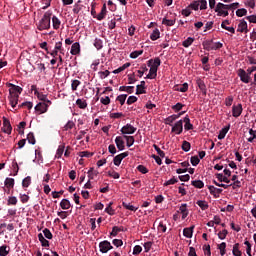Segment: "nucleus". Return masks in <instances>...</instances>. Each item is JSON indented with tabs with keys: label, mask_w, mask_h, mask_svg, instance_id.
Here are the masks:
<instances>
[{
	"label": "nucleus",
	"mask_w": 256,
	"mask_h": 256,
	"mask_svg": "<svg viewBox=\"0 0 256 256\" xmlns=\"http://www.w3.org/2000/svg\"><path fill=\"white\" fill-rule=\"evenodd\" d=\"M171 133H176V135H181L183 133V120H179L174 124Z\"/></svg>",
	"instance_id": "nucleus-8"
},
{
	"label": "nucleus",
	"mask_w": 256,
	"mask_h": 256,
	"mask_svg": "<svg viewBox=\"0 0 256 256\" xmlns=\"http://www.w3.org/2000/svg\"><path fill=\"white\" fill-rule=\"evenodd\" d=\"M220 5H225L219 2L215 7V13H217L218 17H227L229 15V10L227 8L221 7Z\"/></svg>",
	"instance_id": "nucleus-3"
},
{
	"label": "nucleus",
	"mask_w": 256,
	"mask_h": 256,
	"mask_svg": "<svg viewBox=\"0 0 256 256\" xmlns=\"http://www.w3.org/2000/svg\"><path fill=\"white\" fill-rule=\"evenodd\" d=\"M202 47L205 51H213V40H205L202 42Z\"/></svg>",
	"instance_id": "nucleus-22"
},
{
	"label": "nucleus",
	"mask_w": 256,
	"mask_h": 256,
	"mask_svg": "<svg viewBox=\"0 0 256 256\" xmlns=\"http://www.w3.org/2000/svg\"><path fill=\"white\" fill-rule=\"evenodd\" d=\"M17 197L15 196H10L8 197L7 205H17Z\"/></svg>",
	"instance_id": "nucleus-61"
},
{
	"label": "nucleus",
	"mask_w": 256,
	"mask_h": 256,
	"mask_svg": "<svg viewBox=\"0 0 256 256\" xmlns=\"http://www.w3.org/2000/svg\"><path fill=\"white\" fill-rule=\"evenodd\" d=\"M176 91H180V93H187L189 91V84L187 82L183 83L180 86H176Z\"/></svg>",
	"instance_id": "nucleus-32"
},
{
	"label": "nucleus",
	"mask_w": 256,
	"mask_h": 256,
	"mask_svg": "<svg viewBox=\"0 0 256 256\" xmlns=\"http://www.w3.org/2000/svg\"><path fill=\"white\" fill-rule=\"evenodd\" d=\"M2 131H3V133H6L7 135H11V132L13 131V127L11 126V122L6 117H3Z\"/></svg>",
	"instance_id": "nucleus-7"
},
{
	"label": "nucleus",
	"mask_w": 256,
	"mask_h": 256,
	"mask_svg": "<svg viewBox=\"0 0 256 256\" xmlns=\"http://www.w3.org/2000/svg\"><path fill=\"white\" fill-rule=\"evenodd\" d=\"M79 85H81V81H79V80H72V83H71L72 91H77V87H79Z\"/></svg>",
	"instance_id": "nucleus-62"
},
{
	"label": "nucleus",
	"mask_w": 256,
	"mask_h": 256,
	"mask_svg": "<svg viewBox=\"0 0 256 256\" xmlns=\"http://www.w3.org/2000/svg\"><path fill=\"white\" fill-rule=\"evenodd\" d=\"M49 109V104L45 102H40L35 106V111L39 113V115H43V113H47Z\"/></svg>",
	"instance_id": "nucleus-9"
},
{
	"label": "nucleus",
	"mask_w": 256,
	"mask_h": 256,
	"mask_svg": "<svg viewBox=\"0 0 256 256\" xmlns=\"http://www.w3.org/2000/svg\"><path fill=\"white\" fill-rule=\"evenodd\" d=\"M227 235H229V231H227V229H224L218 233V238L223 241L227 238Z\"/></svg>",
	"instance_id": "nucleus-52"
},
{
	"label": "nucleus",
	"mask_w": 256,
	"mask_h": 256,
	"mask_svg": "<svg viewBox=\"0 0 256 256\" xmlns=\"http://www.w3.org/2000/svg\"><path fill=\"white\" fill-rule=\"evenodd\" d=\"M153 148L155 149V151L157 152L159 157H161V159H164L165 152L163 150H161V148H159V146H157L156 144L153 145Z\"/></svg>",
	"instance_id": "nucleus-57"
},
{
	"label": "nucleus",
	"mask_w": 256,
	"mask_h": 256,
	"mask_svg": "<svg viewBox=\"0 0 256 256\" xmlns=\"http://www.w3.org/2000/svg\"><path fill=\"white\" fill-rule=\"evenodd\" d=\"M210 194L213 195L214 199H219L220 193H223V189L217 188L215 186H208Z\"/></svg>",
	"instance_id": "nucleus-12"
},
{
	"label": "nucleus",
	"mask_w": 256,
	"mask_h": 256,
	"mask_svg": "<svg viewBox=\"0 0 256 256\" xmlns=\"http://www.w3.org/2000/svg\"><path fill=\"white\" fill-rule=\"evenodd\" d=\"M51 15H53V12L50 10L44 13L43 17L37 24L38 31H46L51 29Z\"/></svg>",
	"instance_id": "nucleus-1"
},
{
	"label": "nucleus",
	"mask_w": 256,
	"mask_h": 256,
	"mask_svg": "<svg viewBox=\"0 0 256 256\" xmlns=\"http://www.w3.org/2000/svg\"><path fill=\"white\" fill-rule=\"evenodd\" d=\"M76 105L79 109H87V100L79 98L76 100Z\"/></svg>",
	"instance_id": "nucleus-37"
},
{
	"label": "nucleus",
	"mask_w": 256,
	"mask_h": 256,
	"mask_svg": "<svg viewBox=\"0 0 256 256\" xmlns=\"http://www.w3.org/2000/svg\"><path fill=\"white\" fill-rule=\"evenodd\" d=\"M122 207H124V209H128V211H137L138 209L135 206L131 205V203H127V202H123Z\"/></svg>",
	"instance_id": "nucleus-49"
},
{
	"label": "nucleus",
	"mask_w": 256,
	"mask_h": 256,
	"mask_svg": "<svg viewBox=\"0 0 256 256\" xmlns=\"http://www.w3.org/2000/svg\"><path fill=\"white\" fill-rule=\"evenodd\" d=\"M125 157H129V152H124L116 155L113 159L114 165H116V167H119V165H121V161H123Z\"/></svg>",
	"instance_id": "nucleus-11"
},
{
	"label": "nucleus",
	"mask_w": 256,
	"mask_h": 256,
	"mask_svg": "<svg viewBox=\"0 0 256 256\" xmlns=\"http://www.w3.org/2000/svg\"><path fill=\"white\" fill-rule=\"evenodd\" d=\"M99 175V172L98 171H94L93 168H90L88 170V177L89 179H95V177H97Z\"/></svg>",
	"instance_id": "nucleus-56"
},
{
	"label": "nucleus",
	"mask_w": 256,
	"mask_h": 256,
	"mask_svg": "<svg viewBox=\"0 0 256 256\" xmlns=\"http://www.w3.org/2000/svg\"><path fill=\"white\" fill-rule=\"evenodd\" d=\"M157 77V70L150 67L149 74L146 76V79H155Z\"/></svg>",
	"instance_id": "nucleus-45"
},
{
	"label": "nucleus",
	"mask_w": 256,
	"mask_h": 256,
	"mask_svg": "<svg viewBox=\"0 0 256 256\" xmlns=\"http://www.w3.org/2000/svg\"><path fill=\"white\" fill-rule=\"evenodd\" d=\"M8 99H9L11 107H13V109H15L17 107V103H19V95L9 94Z\"/></svg>",
	"instance_id": "nucleus-17"
},
{
	"label": "nucleus",
	"mask_w": 256,
	"mask_h": 256,
	"mask_svg": "<svg viewBox=\"0 0 256 256\" xmlns=\"http://www.w3.org/2000/svg\"><path fill=\"white\" fill-rule=\"evenodd\" d=\"M159 37H161V32L159 31V29L156 28L151 33L150 39H151V41H157V39H159Z\"/></svg>",
	"instance_id": "nucleus-35"
},
{
	"label": "nucleus",
	"mask_w": 256,
	"mask_h": 256,
	"mask_svg": "<svg viewBox=\"0 0 256 256\" xmlns=\"http://www.w3.org/2000/svg\"><path fill=\"white\" fill-rule=\"evenodd\" d=\"M54 49L59 51L62 55H65V49H63V42H56Z\"/></svg>",
	"instance_id": "nucleus-46"
},
{
	"label": "nucleus",
	"mask_w": 256,
	"mask_h": 256,
	"mask_svg": "<svg viewBox=\"0 0 256 256\" xmlns=\"http://www.w3.org/2000/svg\"><path fill=\"white\" fill-rule=\"evenodd\" d=\"M113 205V202H109L108 206L105 208V213H108V215H115V210L111 207Z\"/></svg>",
	"instance_id": "nucleus-54"
},
{
	"label": "nucleus",
	"mask_w": 256,
	"mask_h": 256,
	"mask_svg": "<svg viewBox=\"0 0 256 256\" xmlns=\"http://www.w3.org/2000/svg\"><path fill=\"white\" fill-rule=\"evenodd\" d=\"M179 211L182 214V219H185L187 217V215H189V210L187 209V204H181Z\"/></svg>",
	"instance_id": "nucleus-29"
},
{
	"label": "nucleus",
	"mask_w": 256,
	"mask_h": 256,
	"mask_svg": "<svg viewBox=\"0 0 256 256\" xmlns=\"http://www.w3.org/2000/svg\"><path fill=\"white\" fill-rule=\"evenodd\" d=\"M196 83H197V86L199 87L200 91H202V93L204 95H206L207 94V86L205 85V82L201 79H198L196 81Z\"/></svg>",
	"instance_id": "nucleus-25"
},
{
	"label": "nucleus",
	"mask_w": 256,
	"mask_h": 256,
	"mask_svg": "<svg viewBox=\"0 0 256 256\" xmlns=\"http://www.w3.org/2000/svg\"><path fill=\"white\" fill-rule=\"evenodd\" d=\"M35 95L38 97L39 101H42V103L47 101V95L40 93L39 91H35Z\"/></svg>",
	"instance_id": "nucleus-51"
},
{
	"label": "nucleus",
	"mask_w": 256,
	"mask_h": 256,
	"mask_svg": "<svg viewBox=\"0 0 256 256\" xmlns=\"http://www.w3.org/2000/svg\"><path fill=\"white\" fill-rule=\"evenodd\" d=\"M191 185L196 189H203V187H205V183H203L201 180H193Z\"/></svg>",
	"instance_id": "nucleus-39"
},
{
	"label": "nucleus",
	"mask_w": 256,
	"mask_h": 256,
	"mask_svg": "<svg viewBox=\"0 0 256 256\" xmlns=\"http://www.w3.org/2000/svg\"><path fill=\"white\" fill-rule=\"evenodd\" d=\"M120 231H123V229H121L120 227L118 226H114L112 228V231L110 233L111 237H117V235H119Z\"/></svg>",
	"instance_id": "nucleus-50"
},
{
	"label": "nucleus",
	"mask_w": 256,
	"mask_h": 256,
	"mask_svg": "<svg viewBox=\"0 0 256 256\" xmlns=\"http://www.w3.org/2000/svg\"><path fill=\"white\" fill-rule=\"evenodd\" d=\"M229 129H231V125H228L224 128H222L219 132V135H218V139L221 141L223 139H225V136L227 135V133H229Z\"/></svg>",
	"instance_id": "nucleus-21"
},
{
	"label": "nucleus",
	"mask_w": 256,
	"mask_h": 256,
	"mask_svg": "<svg viewBox=\"0 0 256 256\" xmlns=\"http://www.w3.org/2000/svg\"><path fill=\"white\" fill-rule=\"evenodd\" d=\"M116 101H119L120 105H125V101H127V94L117 96Z\"/></svg>",
	"instance_id": "nucleus-53"
},
{
	"label": "nucleus",
	"mask_w": 256,
	"mask_h": 256,
	"mask_svg": "<svg viewBox=\"0 0 256 256\" xmlns=\"http://www.w3.org/2000/svg\"><path fill=\"white\" fill-rule=\"evenodd\" d=\"M107 17V4H103L101 12L96 16V19L98 21H103Z\"/></svg>",
	"instance_id": "nucleus-16"
},
{
	"label": "nucleus",
	"mask_w": 256,
	"mask_h": 256,
	"mask_svg": "<svg viewBox=\"0 0 256 256\" xmlns=\"http://www.w3.org/2000/svg\"><path fill=\"white\" fill-rule=\"evenodd\" d=\"M241 113H243V105L242 104L233 105L232 115L237 118V117H241Z\"/></svg>",
	"instance_id": "nucleus-13"
},
{
	"label": "nucleus",
	"mask_w": 256,
	"mask_h": 256,
	"mask_svg": "<svg viewBox=\"0 0 256 256\" xmlns=\"http://www.w3.org/2000/svg\"><path fill=\"white\" fill-rule=\"evenodd\" d=\"M29 185H31V176H27L22 181V187L27 188Z\"/></svg>",
	"instance_id": "nucleus-58"
},
{
	"label": "nucleus",
	"mask_w": 256,
	"mask_h": 256,
	"mask_svg": "<svg viewBox=\"0 0 256 256\" xmlns=\"http://www.w3.org/2000/svg\"><path fill=\"white\" fill-rule=\"evenodd\" d=\"M182 150H184L185 153H188V151H191V143L187 142V140H184L182 142Z\"/></svg>",
	"instance_id": "nucleus-48"
},
{
	"label": "nucleus",
	"mask_w": 256,
	"mask_h": 256,
	"mask_svg": "<svg viewBox=\"0 0 256 256\" xmlns=\"http://www.w3.org/2000/svg\"><path fill=\"white\" fill-rule=\"evenodd\" d=\"M38 240L40 241L42 247H49V242L47 239H45V236H43L42 233L38 234Z\"/></svg>",
	"instance_id": "nucleus-38"
},
{
	"label": "nucleus",
	"mask_w": 256,
	"mask_h": 256,
	"mask_svg": "<svg viewBox=\"0 0 256 256\" xmlns=\"http://www.w3.org/2000/svg\"><path fill=\"white\" fill-rule=\"evenodd\" d=\"M94 47L99 51V49H103V40L96 38L94 40Z\"/></svg>",
	"instance_id": "nucleus-55"
},
{
	"label": "nucleus",
	"mask_w": 256,
	"mask_h": 256,
	"mask_svg": "<svg viewBox=\"0 0 256 256\" xmlns=\"http://www.w3.org/2000/svg\"><path fill=\"white\" fill-rule=\"evenodd\" d=\"M60 207L61 209H64V210L70 209L71 202L67 199H62V201L60 202Z\"/></svg>",
	"instance_id": "nucleus-40"
},
{
	"label": "nucleus",
	"mask_w": 256,
	"mask_h": 256,
	"mask_svg": "<svg viewBox=\"0 0 256 256\" xmlns=\"http://www.w3.org/2000/svg\"><path fill=\"white\" fill-rule=\"evenodd\" d=\"M195 41V38L193 37H188L186 40H184L182 42L183 47L188 48L191 47V45H193V42Z\"/></svg>",
	"instance_id": "nucleus-42"
},
{
	"label": "nucleus",
	"mask_w": 256,
	"mask_h": 256,
	"mask_svg": "<svg viewBox=\"0 0 256 256\" xmlns=\"http://www.w3.org/2000/svg\"><path fill=\"white\" fill-rule=\"evenodd\" d=\"M135 131H137V128L131 124H126L120 129V132L122 133V135H133Z\"/></svg>",
	"instance_id": "nucleus-5"
},
{
	"label": "nucleus",
	"mask_w": 256,
	"mask_h": 256,
	"mask_svg": "<svg viewBox=\"0 0 256 256\" xmlns=\"http://www.w3.org/2000/svg\"><path fill=\"white\" fill-rule=\"evenodd\" d=\"M193 229H195V226H191L189 228H184L183 229L184 237H187V239H191V237H193Z\"/></svg>",
	"instance_id": "nucleus-24"
},
{
	"label": "nucleus",
	"mask_w": 256,
	"mask_h": 256,
	"mask_svg": "<svg viewBox=\"0 0 256 256\" xmlns=\"http://www.w3.org/2000/svg\"><path fill=\"white\" fill-rule=\"evenodd\" d=\"M148 67H151L152 69H155L156 71L159 69V67L161 66V58L160 57H156L155 60L150 59L147 62Z\"/></svg>",
	"instance_id": "nucleus-10"
},
{
	"label": "nucleus",
	"mask_w": 256,
	"mask_h": 256,
	"mask_svg": "<svg viewBox=\"0 0 256 256\" xmlns=\"http://www.w3.org/2000/svg\"><path fill=\"white\" fill-rule=\"evenodd\" d=\"M184 124V129L185 131H191L193 130V124H191V119H189V116L184 117V119L182 120Z\"/></svg>",
	"instance_id": "nucleus-20"
},
{
	"label": "nucleus",
	"mask_w": 256,
	"mask_h": 256,
	"mask_svg": "<svg viewBox=\"0 0 256 256\" xmlns=\"http://www.w3.org/2000/svg\"><path fill=\"white\" fill-rule=\"evenodd\" d=\"M238 77H240V81L242 83H251L253 81V78H251V74L248 73V71L244 70L243 68L238 69L237 71Z\"/></svg>",
	"instance_id": "nucleus-2"
},
{
	"label": "nucleus",
	"mask_w": 256,
	"mask_h": 256,
	"mask_svg": "<svg viewBox=\"0 0 256 256\" xmlns=\"http://www.w3.org/2000/svg\"><path fill=\"white\" fill-rule=\"evenodd\" d=\"M11 251V247L7 245L0 246V256H7Z\"/></svg>",
	"instance_id": "nucleus-28"
},
{
	"label": "nucleus",
	"mask_w": 256,
	"mask_h": 256,
	"mask_svg": "<svg viewBox=\"0 0 256 256\" xmlns=\"http://www.w3.org/2000/svg\"><path fill=\"white\" fill-rule=\"evenodd\" d=\"M175 22V19H167V17H165L162 20V25H165L166 27H173V25H175Z\"/></svg>",
	"instance_id": "nucleus-34"
},
{
	"label": "nucleus",
	"mask_w": 256,
	"mask_h": 256,
	"mask_svg": "<svg viewBox=\"0 0 256 256\" xmlns=\"http://www.w3.org/2000/svg\"><path fill=\"white\" fill-rule=\"evenodd\" d=\"M177 119H179V115H171L165 119V124L169 125L170 127H173V122L177 121Z\"/></svg>",
	"instance_id": "nucleus-23"
},
{
	"label": "nucleus",
	"mask_w": 256,
	"mask_h": 256,
	"mask_svg": "<svg viewBox=\"0 0 256 256\" xmlns=\"http://www.w3.org/2000/svg\"><path fill=\"white\" fill-rule=\"evenodd\" d=\"M237 17H245L247 15V9L241 8L236 11Z\"/></svg>",
	"instance_id": "nucleus-63"
},
{
	"label": "nucleus",
	"mask_w": 256,
	"mask_h": 256,
	"mask_svg": "<svg viewBox=\"0 0 256 256\" xmlns=\"http://www.w3.org/2000/svg\"><path fill=\"white\" fill-rule=\"evenodd\" d=\"M128 67H131V63L127 62L125 63L123 66H120L118 69H115L113 71L114 75H117L123 71H125V69H128Z\"/></svg>",
	"instance_id": "nucleus-36"
},
{
	"label": "nucleus",
	"mask_w": 256,
	"mask_h": 256,
	"mask_svg": "<svg viewBox=\"0 0 256 256\" xmlns=\"http://www.w3.org/2000/svg\"><path fill=\"white\" fill-rule=\"evenodd\" d=\"M225 23H227V25H229V20H224L221 24L222 29H225L226 31H229L232 34H235V28L234 27H228L227 25H225Z\"/></svg>",
	"instance_id": "nucleus-31"
},
{
	"label": "nucleus",
	"mask_w": 256,
	"mask_h": 256,
	"mask_svg": "<svg viewBox=\"0 0 256 256\" xmlns=\"http://www.w3.org/2000/svg\"><path fill=\"white\" fill-rule=\"evenodd\" d=\"M218 249L220 251V255L224 256L225 253H227V250H226L227 249V243L222 242L221 244L218 245Z\"/></svg>",
	"instance_id": "nucleus-44"
},
{
	"label": "nucleus",
	"mask_w": 256,
	"mask_h": 256,
	"mask_svg": "<svg viewBox=\"0 0 256 256\" xmlns=\"http://www.w3.org/2000/svg\"><path fill=\"white\" fill-rule=\"evenodd\" d=\"M99 249L100 253H107L113 249V245H111V242L104 240L99 243Z\"/></svg>",
	"instance_id": "nucleus-4"
},
{
	"label": "nucleus",
	"mask_w": 256,
	"mask_h": 256,
	"mask_svg": "<svg viewBox=\"0 0 256 256\" xmlns=\"http://www.w3.org/2000/svg\"><path fill=\"white\" fill-rule=\"evenodd\" d=\"M7 85L10 87L9 95H21V93H23V88H21V86L12 83H8Z\"/></svg>",
	"instance_id": "nucleus-6"
},
{
	"label": "nucleus",
	"mask_w": 256,
	"mask_h": 256,
	"mask_svg": "<svg viewBox=\"0 0 256 256\" xmlns=\"http://www.w3.org/2000/svg\"><path fill=\"white\" fill-rule=\"evenodd\" d=\"M63 153H65V145H60L57 149L55 157L57 159H61V157H63Z\"/></svg>",
	"instance_id": "nucleus-43"
},
{
	"label": "nucleus",
	"mask_w": 256,
	"mask_h": 256,
	"mask_svg": "<svg viewBox=\"0 0 256 256\" xmlns=\"http://www.w3.org/2000/svg\"><path fill=\"white\" fill-rule=\"evenodd\" d=\"M232 254L234 256H242L243 255L241 250H239V243H236L233 245Z\"/></svg>",
	"instance_id": "nucleus-41"
},
{
	"label": "nucleus",
	"mask_w": 256,
	"mask_h": 256,
	"mask_svg": "<svg viewBox=\"0 0 256 256\" xmlns=\"http://www.w3.org/2000/svg\"><path fill=\"white\" fill-rule=\"evenodd\" d=\"M4 185H5L6 189H13V187H15V179L6 178Z\"/></svg>",
	"instance_id": "nucleus-27"
},
{
	"label": "nucleus",
	"mask_w": 256,
	"mask_h": 256,
	"mask_svg": "<svg viewBox=\"0 0 256 256\" xmlns=\"http://www.w3.org/2000/svg\"><path fill=\"white\" fill-rule=\"evenodd\" d=\"M115 143L118 151H125V141L123 140V136H117L115 138Z\"/></svg>",
	"instance_id": "nucleus-14"
},
{
	"label": "nucleus",
	"mask_w": 256,
	"mask_h": 256,
	"mask_svg": "<svg viewBox=\"0 0 256 256\" xmlns=\"http://www.w3.org/2000/svg\"><path fill=\"white\" fill-rule=\"evenodd\" d=\"M27 141L28 143H30V145H35V143H37V141L35 140V134H33V132H30L27 135Z\"/></svg>",
	"instance_id": "nucleus-47"
},
{
	"label": "nucleus",
	"mask_w": 256,
	"mask_h": 256,
	"mask_svg": "<svg viewBox=\"0 0 256 256\" xmlns=\"http://www.w3.org/2000/svg\"><path fill=\"white\" fill-rule=\"evenodd\" d=\"M98 75L101 79H107V76L111 75V72L109 70L100 71L98 72Z\"/></svg>",
	"instance_id": "nucleus-64"
},
{
	"label": "nucleus",
	"mask_w": 256,
	"mask_h": 256,
	"mask_svg": "<svg viewBox=\"0 0 256 256\" xmlns=\"http://www.w3.org/2000/svg\"><path fill=\"white\" fill-rule=\"evenodd\" d=\"M22 107L33 109V102H23L22 104L18 105V109H21Z\"/></svg>",
	"instance_id": "nucleus-60"
},
{
	"label": "nucleus",
	"mask_w": 256,
	"mask_h": 256,
	"mask_svg": "<svg viewBox=\"0 0 256 256\" xmlns=\"http://www.w3.org/2000/svg\"><path fill=\"white\" fill-rule=\"evenodd\" d=\"M53 29L57 30L61 27V20L57 16L52 17Z\"/></svg>",
	"instance_id": "nucleus-33"
},
{
	"label": "nucleus",
	"mask_w": 256,
	"mask_h": 256,
	"mask_svg": "<svg viewBox=\"0 0 256 256\" xmlns=\"http://www.w3.org/2000/svg\"><path fill=\"white\" fill-rule=\"evenodd\" d=\"M247 27V21L241 20L238 24V33H249V29Z\"/></svg>",
	"instance_id": "nucleus-15"
},
{
	"label": "nucleus",
	"mask_w": 256,
	"mask_h": 256,
	"mask_svg": "<svg viewBox=\"0 0 256 256\" xmlns=\"http://www.w3.org/2000/svg\"><path fill=\"white\" fill-rule=\"evenodd\" d=\"M145 81H141L140 85L136 86V95H143L145 93H147V91L145 90Z\"/></svg>",
	"instance_id": "nucleus-18"
},
{
	"label": "nucleus",
	"mask_w": 256,
	"mask_h": 256,
	"mask_svg": "<svg viewBox=\"0 0 256 256\" xmlns=\"http://www.w3.org/2000/svg\"><path fill=\"white\" fill-rule=\"evenodd\" d=\"M219 7H223L224 9H227L228 11L229 10H235V9H239V2H235V3H232V4H225V5H219Z\"/></svg>",
	"instance_id": "nucleus-26"
},
{
	"label": "nucleus",
	"mask_w": 256,
	"mask_h": 256,
	"mask_svg": "<svg viewBox=\"0 0 256 256\" xmlns=\"http://www.w3.org/2000/svg\"><path fill=\"white\" fill-rule=\"evenodd\" d=\"M196 205H198L202 211H207V209H209V204L205 200H198Z\"/></svg>",
	"instance_id": "nucleus-30"
},
{
	"label": "nucleus",
	"mask_w": 256,
	"mask_h": 256,
	"mask_svg": "<svg viewBox=\"0 0 256 256\" xmlns=\"http://www.w3.org/2000/svg\"><path fill=\"white\" fill-rule=\"evenodd\" d=\"M139 55H143V50H136V51H133V52L130 54V58H131V59H137V57H139Z\"/></svg>",
	"instance_id": "nucleus-59"
},
{
	"label": "nucleus",
	"mask_w": 256,
	"mask_h": 256,
	"mask_svg": "<svg viewBox=\"0 0 256 256\" xmlns=\"http://www.w3.org/2000/svg\"><path fill=\"white\" fill-rule=\"evenodd\" d=\"M70 53L71 55H79V53H81V45L79 44V42H75L74 44H72Z\"/></svg>",
	"instance_id": "nucleus-19"
}]
</instances>
